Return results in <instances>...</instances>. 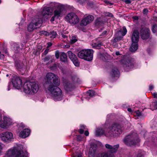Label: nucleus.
<instances>
[{
	"label": "nucleus",
	"instance_id": "nucleus-26",
	"mask_svg": "<svg viewBox=\"0 0 157 157\" xmlns=\"http://www.w3.org/2000/svg\"><path fill=\"white\" fill-rule=\"evenodd\" d=\"M60 60L65 64H68V61L67 54L64 52H62L60 55Z\"/></svg>",
	"mask_w": 157,
	"mask_h": 157
},
{
	"label": "nucleus",
	"instance_id": "nucleus-28",
	"mask_svg": "<svg viewBox=\"0 0 157 157\" xmlns=\"http://www.w3.org/2000/svg\"><path fill=\"white\" fill-rule=\"evenodd\" d=\"M132 43L129 48L130 51L132 52L136 51L138 48L137 42H132Z\"/></svg>",
	"mask_w": 157,
	"mask_h": 157
},
{
	"label": "nucleus",
	"instance_id": "nucleus-58",
	"mask_svg": "<svg viewBox=\"0 0 157 157\" xmlns=\"http://www.w3.org/2000/svg\"><path fill=\"white\" fill-rule=\"evenodd\" d=\"M125 2L127 4H130L131 2V1L130 0H125Z\"/></svg>",
	"mask_w": 157,
	"mask_h": 157
},
{
	"label": "nucleus",
	"instance_id": "nucleus-3",
	"mask_svg": "<svg viewBox=\"0 0 157 157\" xmlns=\"http://www.w3.org/2000/svg\"><path fill=\"white\" fill-rule=\"evenodd\" d=\"M46 81L45 82V85L47 87L55 86H59L60 83V80L59 77L55 74L49 73L46 75Z\"/></svg>",
	"mask_w": 157,
	"mask_h": 157
},
{
	"label": "nucleus",
	"instance_id": "nucleus-19",
	"mask_svg": "<svg viewBox=\"0 0 157 157\" xmlns=\"http://www.w3.org/2000/svg\"><path fill=\"white\" fill-rule=\"evenodd\" d=\"M94 19L93 16L91 15H89L82 20L81 25H86L93 21Z\"/></svg>",
	"mask_w": 157,
	"mask_h": 157
},
{
	"label": "nucleus",
	"instance_id": "nucleus-62",
	"mask_svg": "<svg viewBox=\"0 0 157 157\" xmlns=\"http://www.w3.org/2000/svg\"><path fill=\"white\" fill-rule=\"evenodd\" d=\"M84 134H85V135L86 136H88L89 134V132H88V131H86L85 133H84Z\"/></svg>",
	"mask_w": 157,
	"mask_h": 157
},
{
	"label": "nucleus",
	"instance_id": "nucleus-57",
	"mask_svg": "<svg viewBox=\"0 0 157 157\" xmlns=\"http://www.w3.org/2000/svg\"><path fill=\"white\" fill-rule=\"evenodd\" d=\"M154 86L153 85L151 84L149 86V89L150 90H151L153 89Z\"/></svg>",
	"mask_w": 157,
	"mask_h": 157
},
{
	"label": "nucleus",
	"instance_id": "nucleus-39",
	"mask_svg": "<svg viewBox=\"0 0 157 157\" xmlns=\"http://www.w3.org/2000/svg\"><path fill=\"white\" fill-rule=\"evenodd\" d=\"M135 157H143V154L140 151H138Z\"/></svg>",
	"mask_w": 157,
	"mask_h": 157
},
{
	"label": "nucleus",
	"instance_id": "nucleus-21",
	"mask_svg": "<svg viewBox=\"0 0 157 157\" xmlns=\"http://www.w3.org/2000/svg\"><path fill=\"white\" fill-rule=\"evenodd\" d=\"M30 132V129L26 128L20 132L19 136L22 138H25L29 136Z\"/></svg>",
	"mask_w": 157,
	"mask_h": 157
},
{
	"label": "nucleus",
	"instance_id": "nucleus-27",
	"mask_svg": "<svg viewBox=\"0 0 157 157\" xmlns=\"http://www.w3.org/2000/svg\"><path fill=\"white\" fill-rule=\"evenodd\" d=\"M110 75L113 78L118 77L119 72L117 69V68L113 69L110 73Z\"/></svg>",
	"mask_w": 157,
	"mask_h": 157
},
{
	"label": "nucleus",
	"instance_id": "nucleus-22",
	"mask_svg": "<svg viewBox=\"0 0 157 157\" xmlns=\"http://www.w3.org/2000/svg\"><path fill=\"white\" fill-rule=\"evenodd\" d=\"M139 38V33L138 31L134 30L132 37V42H138Z\"/></svg>",
	"mask_w": 157,
	"mask_h": 157
},
{
	"label": "nucleus",
	"instance_id": "nucleus-32",
	"mask_svg": "<svg viewBox=\"0 0 157 157\" xmlns=\"http://www.w3.org/2000/svg\"><path fill=\"white\" fill-rule=\"evenodd\" d=\"M3 119L5 122L6 123L7 125H10L12 124V120L10 118L6 117H4Z\"/></svg>",
	"mask_w": 157,
	"mask_h": 157
},
{
	"label": "nucleus",
	"instance_id": "nucleus-50",
	"mask_svg": "<svg viewBox=\"0 0 157 157\" xmlns=\"http://www.w3.org/2000/svg\"><path fill=\"white\" fill-rule=\"evenodd\" d=\"M86 0H78V2L80 4H82L83 3H85Z\"/></svg>",
	"mask_w": 157,
	"mask_h": 157
},
{
	"label": "nucleus",
	"instance_id": "nucleus-6",
	"mask_svg": "<svg viewBox=\"0 0 157 157\" xmlns=\"http://www.w3.org/2000/svg\"><path fill=\"white\" fill-rule=\"evenodd\" d=\"M72 80L65 79L63 80L64 88L67 92H71L74 90L75 88V83L78 82V79L76 76H74L72 78Z\"/></svg>",
	"mask_w": 157,
	"mask_h": 157
},
{
	"label": "nucleus",
	"instance_id": "nucleus-51",
	"mask_svg": "<svg viewBox=\"0 0 157 157\" xmlns=\"http://www.w3.org/2000/svg\"><path fill=\"white\" fill-rule=\"evenodd\" d=\"M101 43H98L97 44H95V46L96 48H98V47H101Z\"/></svg>",
	"mask_w": 157,
	"mask_h": 157
},
{
	"label": "nucleus",
	"instance_id": "nucleus-34",
	"mask_svg": "<svg viewBox=\"0 0 157 157\" xmlns=\"http://www.w3.org/2000/svg\"><path fill=\"white\" fill-rule=\"evenodd\" d=\"M151 109L153 110L157 108V102L156 101H154L152 102L150 106Z\"/></svg>",
	"mask_w": 157,
	"mask_h": 157
},
{
	"label": "nucleus",
	"instance_id": "nucleus-33",
	"mask_svg": "<svg viewBox=\"0 0 157 157\" xmlns=\"http://www.w3.org/2000/svg\"><path fill=\"white\" fill-rule=\"evenodd\" d=\"M87 96L89 97H92L95 95V92L93 90H89L87 92Z\"/></svg>",
	"mask_w": 157,
	"mask_h": 157
},
{
	"label": "nucleus",
	"instance_id": "nucleus-4",
	"mask_svg": "<svg viewBox=\"0 0 157 157\" xmlns=\"http://www.w3.org/2000/svg\"><path fill=\"white\" fill-rule=\"evenodd\" d=\"M58 86L55 85L48 87V90L50 92L52 97L55 101L61 100L63 97L62 91Z\"/></svg>",
	"mask_w": 157,
	"mask_h": 157
},
{
	"label": "nucleus",
	"instance_id": "nucleus-8",
	"mask_svg": "<svg viewBox=\"0 0 157 157\" xmlns=\"http://www.w3.org/2000/svg\"><path fill=\"white\" fill-rule=\"evenodd\" d=\"M42 23V20L41 18H38L36 16L34 18L28 26V30L29 32L33 31L40 26Z\"/></svg>",
	"mask_w": 157,
	"mask_h": 157
},
{
	"label": "nucleus",
	"instance_id": "nucleus-35",
	"mask_svg": "<svg viewBox=\"0 0 157 157\" xmlns=\"http://www.w3.org/2000/svg\"><path fill=\"white\" fill-rule=\"evenodd\" d=\"M56 35L57 33L56 32L53 31L51 33H49V35L48 36H50L51 38H54L56 37Z\"/></svg>",
	"mask_w": 157,
	"mask_h": 157
},
{
	"label": "nucleus",
	"instance_id": "nucleus-25",
	"mask_svg": "<svg viewBox=\"0 0 157 157\" xmlns=\"http://www.w3.org/2000/svg\"><path fill=\"white\" fill-rule=\"evenodd\" d=\"M15 157H28V154L26 152L17 149Z\"/></svg>",
	"mask_w": 157,
	"mask_h": 157
},
{
	"label": "nucleus",
	"instance_id": "nucleus-36",
	"mask_svg": "<svg viewBox=\"0 0 157 157\" xmlns=\"http://www.w3.org/2000/svg\"><path fill=\"white\" fill-rule=\"evenodd\" d=\"M151 30L153 33H156L157 32V25L156 24L153 25Z\"/></svg>",
	"mask_w": 157,
	"mask_h": 157
},
{
	"label": "nucleus",
	"instance_id": "nucleus-30",
	"mask_svg": "<svg viewBox=\"0 0 157 157\" xmlns=\"http://www.w3.org/2000/svg\"><path fill=\"white\" fill-rule=\"evenodd\" d=\"M98 157H114V155L112 154H109L108 152L103 153L99 154Z\"/></svg>",
	"mask_w": 157,
	"mask_h": 157
},
{
	"label": "nucleus",
	"instance_id": "nucleus-17",
	"mask_svg": "<svg viewBox=\"0 0 157 157\" xmlns=\"http://www.w3.org/2000/svg\"><path fill=\"white\" fill-rule=\"evenodd\" d=\"M64 10V7L62 5H59L57 8L54 12V15L56 18H58L61 17L62 15V12Z\"/></svg>",
	"mask_w": 157,
	"mask_h": 157
},
{
	"label": "nucleus",
	"instance_id": "nucleus-16",
	"mask_svg": "<svg viewBox=\"0 0 157 157\" xmlns=\"http://www.w3.org/2000/svg\"><path fill=\"white\" fill-rule=\"evenodd\" d=\"M67 53L69 58L72 61L74 64L76 66H78L79 62L75 55L71 51H68Z\"/></svg>",
	"mask_w": 157,
	"mask_h": 157
},
{
	"label": "nucleus",
	"instance_id": "nucleus-20",
	"mask_svg": "<svg viewBox=\"0 0 157 157\" xmlns=\"http://www.w3.org/2000/svg\"><path fill=\"white\" fill-rule=\"evenodd\" d=\"M99 58L104 61L108 62L111 58L110 56L107 53H99L98 55Z\"/></svg>",
	"mask_w": 157,
	"mask_h": 157
},
{
	"label": "nucleus",
	"instance_id": "nucleus-7",
	"mask_svg": "<svg viewBox=\"0 0 157 157\" xmlns=\"http://www.w3.org/2000/svg\"><path fill=\"white\" fill-rule=\"evenodd\" d=\"M94 51L92 49L83 50L78 52V57L88 61H91L93 58Z\"/></svg>",
	"mask_w": 157,
	"mask_h": 157
},
{
	"label": "nucleus",
	"instance_id": "nucleus-12",
	"mask_svg": "<svg viewBox=\"0 0 157 157\" xmlns=\"http://www.w3.org/2000/svg\"><path fill=\"white\" fill-rule=\"evenodd\" d=\"M150 30L147 28H143L141 29L140 31L141 37L143 40L148 39L150 36Z\"/></svg>",
	"mask_w": 157,
	"mask_h": 157
},
{
	"label": "nucleus",
	"instance_id": "nucleus-47",
	"mask_svg": "<svg viewBox=\"0 0 157 157\" xmlns=\"http://www.w3.org/2000/svg\"><path fill=\"white\" fill-rule=\"evenodd\" d=\"M50 58V57L49 56H47L44 57L43 60L44 62H46L48 61Z\"/></svg>",
	"mask_w": 157,
	"mask_h": 157
},
{
	"label": "nucleus",
	"instance_id": "nucleus-60",
	"mask_svg": "<svg viewBox=\"0 0 157 157\" xmlns=\"http://www.w3.org/2000/svg\"><path fill=\"white\" fill-rule=\"evenodd\" d=\"M56 18V17H54V15L51 18L50 20V21H53L55 20V18Z\"/></svg>",
	"mask_w": 157,
	"mask_h": 157
},
{
	"label": "nucleus",
	"instance_id": "nucleus-23",
	"mask_svg": "<svg viewBox=\"0 0 157 157\" xmlns=\"http://www.w3.org/2000/svg\"><path fill=\"white\" fill-rule=\"evenodd\" d=\"M15 66L19 70H25V67L23 62L21 61L15 62Z\"/></svg>",
	"mask_w": 157,
	"mask_h": 157
},
{
	"label": "nucleus",
	"instance_id": "nucleus-59",
	"mask_svg": "<svg viewBox=\"0 0 157 157\" xmlns=\"http://www.w3.org/2000/svg\"><path fill=\"white\" fill-rule=\"evenodd\" d=\"M48 46L47 48H48L49 47H50L52 45V43L50 42H49L47 43Z\"/></svg>",
	"mask_w": 157,
	"mask_h": 157
},
{
	"label": "nucleus",
	"instance_id": "nucleus-41",
	"mask_svg": "<svg viewBox=\"0 0 157 157\" xmlns=\"http://www.w3.org/2000/svg\"><path fill=\"white\" fill-rule=\"evenodd\" d=\"M102 24V22H101V20L100 19H98L96 21V24L97 25H101Z\"/></svg>",
	"mask_w": 157,
	"mask_h": 157
},
{
	"label": "nucleus",
	"instance_id": "nucleus-31",
	"mask_svg": "<svg viewBox=\"0 0 157 157\" xmlns=\"http://www.w3.org/2000/svg\"><path fill=\"white\" fill-rule=\"evenodd\" d=\"M117 31L120 32L121 34L123 36H125L127 33V30L125 26H123L122 29H120Z\"/></svg>",
	"mask_w": 157,
	"mask_h": 157
},
{
	"label": "nucleus",
	"instance_id": "nucleus-24",
	"mask_svg": "<svg viewBox=\"0 0 157 157\" xmlns=\"http://www.w3.org/2000/svg\"><path fill=\"white\" fill-rule=\"evenodd\" d=\"M115 38L113 40V42H117L121 40L123 37V36L121 34L120 32L117 31L115 35Z\"/></svg>",
	"mask_w": 157,
	"mask_h": 157
},
{
	"label": "nucleus",
	"instance_id": "nucleus-13",
	"mask_svg": "<svg viewBox=\"0 0 157 157\" xmlns=\"http://www.w3.org/2000/svg\"><path fill=\"white\" fill-rule=\"evenodd\" d=\"M12 82L13 86L17 89H19L22 86V81L19 77H13Z\"/></svg>",
	"mask_w": 157,
	"mask_h": 157
},
{
	"label": "nucleus",
	"instance_id": "nucleus-38",
	"mask_svg": "<svg viewBox=\"0 0 157 157\" xmlns=\"http://www.w3.org/2000/svg\"><path fill=\"white\" fill-rule=\"evenodd\" d=\"M9 125H7L5 121H4L2 123L0 124V127L1 128H6L7 126H9Z\"/></svg>",
	"mask_w": 157,
	"mask_h": 157
},
{
	"label": "nucleus",
	"instance_id": "nucleus-2",
	"mask_svg": "<svg viewBox=\"0 0 157 157\" xmlns=\"http://www.w3.org/2000/svg\"><path fill=\"white\" fill-rule=\"evenodd\" d=\"M23 89L25 93L33 94L37 92L39 86L37 83L35 82H27L23 85Z\"/></svg>",
	"mask_w": 157,
	"mask_h": 157
},
{
	"label": "nucleus",
	"instance_id": "nucleus-37",
	"mask_svg": "<svg viewBox=\"0 0 157 157\" xmlns=\"http://www.w3.org/2000/svg\"><path fill=\"white\" fill-rule=\"evenodd\" d=\"M77 40V37L75 36H73L71 40L70 43L71 44H73L76 42Z\"/></svg>",
	"mask_w": 157,
	"mask_h": 157
},
{
	"label": "nucleus",
	"instance_id": "nucleus-61",
	"mask_svg": "<svg viewBox=\"0 0 157 157\" xmlns=\"http://www.w3.org/2000/svg\"><path fill=\"white\" fill-rule=\"evenodd\" d=\"M153 96L154 98H157V93L156 92L154 93L153 94Z\"/></svg>",
	"mask_w": 157,
	"mask_h": 157
},
{
	"label": "nucleus",
	"instance_id": "nucleus-10",
	"mask_svg": "<svg viewBox=\"0 0 157 157\" xmlns=\"http://www.w3.org/2000/svg\"><path fill=\"white\" fill-rule=\"evenodd\" d=\"M52 9L50 7H47L45 6L44 7L41 13L40 16H37L38 18H41L42 20V18L48 19V16L51 15L52 13Z\"/></svg>",
	"mask_w": 157,
	"mask_h": 157
},
{
	"label": "nucleus",
	"instance_id": "nucleus-42",
	"mask_svg": "<svg viewBox=\"0 0 157 157\" xmlns=\"http://www.w3.org/2000/svg\"><path fill=\"white\" fill-rule=\"evenodd\" d=\"M81 128L79 130V132L80 134H82L84 132L83 129L85 128V126L82 125L81 126Z\"/></svg>",
	"mask_w": 157,
	"mask_h": 157
},
{
	"label": "nucleus",
	"instance_id": "nucleus-14",
	"mask_svg": "<svg viewBox=\"0 0 157 157\" xmlns=\"http://www.w3.org/2000/svg\"><path fill=\"white\" fill-rule=\"evenodd\" d=\"M121 63L126 71H128L129 69L133 67V64L128 59H123L121 60Z\"/></svg>",
	"mask_w": 157,
	"mask_h": 157
},
{
	"label": "nucleus",
	"instance_id": "nucleus-63",
	"mask_svg": "<svg viewBox=\"0 0 157 157\" xmlns=\"http://www.w3.org/2000/svg\"><path fill=\"white\" fill-rule=\"evenodd\" d=\"M116 55L117 56L120 55V52H116Z\"/></svg>",
	"mask_w": 157,
	"mask_h": 157
},
{
	"label": "nucleus",
	"instance_id": "nucleus-11",
	"mask_svg": "<svg viewBox=\"0 0 157 157\" xmlns=\"http://www.w3.org/2000/svg\"><path fill=\"white\" fill-rule=\"evenodd\" d=\"M0 137L2 141L6 142H9L13 139V134L10 132H3L0 134Z\"/></svg>",
	"mask_w": 157,
	"mask_h": 157
},
{
	"label": "nucleus",
	"instance_id": "nucleus-29",
	"mask_svg": "<svg viewBox=\"0 0 157 157\" xmlns=\"http://www.w3.org/2000/svg\"><path fill=\"white\" fill-rule=\"evenodd\" d=\"M96 151V148H93L90 147V149L89 156V157H95V151Z\"/></svg>",
	"mask_w": 157,
	"mask_h": 157
},
{
	"label": "nucleus",
	"instance_id": "nucleus-44",
	"mask_svg": "<svg viewBox=\"0 0 157 157\" xmlns=\"http://www.w3.org/2000/svg\"><path fill=\"white\" fill-rule=\"evenodd\" d=\"M105 14V16L107 17H113V15L112 13L109 12H106Z\"/></svg>",
	"mask_w": 157,
	"mask_h": 157
},
{
	"label": "nucleus",
	"instance_id": "nucleus-55",
	"mask_svg": "<svg viewBox=\"0 0 157 157\" xmlns=\"http://www.w3.org/2000/svg\"><path fill=\"white\" fill-rule=\"evenodd\" d=\"M82 139V138L81 136H77V140H81Z\"/></svg>",
	"mask_w": 157,
	"mask_h": 157
},
{
	"label": "nucleus",
	"instance_id": "nucleus-54",
	"mask_svg": "<svg viewBox=\"0 0 157 157\" xmlns=\"http://www.w3.org/2000/svg\"><path fill=\"white\" fill-rule=\"evenodd\" d=\"M148 11V10L147 9H144L143 10V13L144 14H146Z\"/></svg>",
	"mask_w": 157,
	"mask_h": 157
},
{
	"label": "nucleus",
	"instance_id": "nucleus-5",
	"mask_svg": "<svg viewBox=\"0 0 157 157\" xmlns=\"http://www.w3.org/2000/svg\"><path fill=\"white\" fill-rule=\"evenodd\" d=\"M124 143L127 145L131 146L140 141L137 134L133 132L127 136L124 140Z\"/></svg>",
	"mask_w": 157,
	"mask_h": 157
},
{
	"label": "nucleus",
	"instance_id": "nucleus-18",
	"mask_svg": "<svg viewBox=\"0 0 157 157\" xmlns=\"http://www.w3.org/2000/svg\"><path fill=\"white\" fill-rule=\"evenodd\" d=\"M17 150L16 147L9 149L3 157H15Z\"/></svg>",
	"mask_w": 157,
	"mask_h": 157
},
{
	"label": "nucleus",
	"instance_id": "nucleus-15",
	"mask_svg": "<svg viewBox=\"0 0 157 157\" xmlns=\"http://www.w3.org/2000/svg\"><path fill=\"white\" fill-rule=\"evenodd\" d=\"M105 147L109 150V154H113L116 153L119 147V145L117 144L114 145L113 146L110 144H106L105 145Z\"/></svg>",
	"mask_w": 157,
	"mask_h": 157
},
{
	"label": "nucleus",
	"instance_id": "nucleus-9",
	"mask_svg": "<svg viewBox=\"0 0 157 157\" xmlns=\"http://www.w3.org/2000/svg\"><path fill=\"white\" fill-rule=\"evenodd\" d=\"M66 21L70 24L75 25L78 23L79 19L78 16L74 12L68 13L65 17Z\"/></svg>",
	"mask_w": 157,
	"mask_h": 157
},
{
	"label": "nucleus",
	"instance_id": "nucleus-48",
	"mask_svg": "<svg viewBox=\"0 0 157 157\" xmlns=\"http://www.w3.org/2000/svg\"><path fill=\"white\" fill-rule=\"evenodd\" d=\"M107 31H105L102 33L100 35V36H105L107 35Z\"/></svg>",
	"mask_w": 157,
	"mask_h": 157
},
{
	"label": "nucleus",
	"instance_id": "nucleus-46",
	"mask_svg": "<svg viewBox=\"0 0 157 157\" xmlns=\"http://www.w3.org/2000/svg\"><path fill=\"white\" fill-rule=\"evenodd\" d=\"M55 56L56 59H58L59 56V53L58 51H56L55 52Z\"/></svg>",
	"mask_w": 157,
	"mask_h": 157
},
{
	"label": "nucleus",
	"instance_id": "nucleus-1",
	"mask_svg": "<svg viewBox=\"0 0 157 157\" xmlns=\"http://www.w3.org/2000/svg\"><path fill=\"white\" fill-rule=\"evenodd\" d=\"M123 130V128L121 125L114 124L108 128L106 132H105L101 128H98L96 131V135L100 136L104 134L107 137H113L121 134Z\"/></svg>",
	"mask_w": 157,
	"mask_h": 157
},
{
	"label": "nucleus",
	"instance_id": "nucleus-53",
	"mask_svg": "<svg viewBox=\"0 0 157 157\" xmlns=\"http://www.w3.org/2000/svg\"><path fill=\"white\" fill-rule=\"evenodd\" d=\"M49 51V49H46L44 52V54L46 55L48 52Z\"/></svg>",
	"mask_w": 157,
	"mask_h": 157
},
{
	"label": "nucleus",
	"instance_id": "nucleus-43",
	"mask_svg": "<svg viewBox=\"0 0 157 157\" xmlns=\"http://www.w3.org/2000/svg\"><path fill=\"white\" fill-rule=\"evenodd\" d=\"M20 49V47L18 45H16L13 47V49L16 52H17Z\"/></svg>",
	"mask_w": 157,
	"mask_h": 157
},
{
	"label": "nucleus",
	"instance_id": "nucleus-52",
	"mask_svg": "<svg viewBox=\"0 0 157 157\" xmlns=\"http://www.w3.org/2000/svg\"><path fill=\"white\" fill-rule=\"evenodd\" d=\"M136 114L137 116H141V115H142L141 113V112H140L138 110L136 111Z\"/></svg>",
	"mask_w": 157,
	"mask_h": 157
},
{
	"label": "nucleus",
	"instance_id": "nucleus-45",
	"mask_svg": "<svg viewBox=\"0 0 157 157\" xmlns=\"http://www.w3.org/2000/svg\"><path fill=\"white\" fill-rule=\"evenodd\" d=\"M41 34H44L46 36H48L49 35V33L44 31H42L40 32Z\"/></svg>",
	"mask_w": 157,
	"mask_h": 157
},
{
	"label": "nucleus",
	"instance_id": "nucleus-64",
	"mask_svg": "<svg viewBox=\"0 0 157 157\" xmlns=\"http://www.w3.org/2000/svg\"><path fill=\"white\" fill-rule=\"evenodd\" d=\"M127 110L129 112H131L132 111V110L131 108H128Z\"/></svg>",
	"mask_w": 157,
	"mask_h": 157
},
{
	"label": "nucleus",
	"instance_id": "nucleus-56",
	"mask_svg": "<svg viewBox=\"0 0 157 157\" xmlns=\"http://www.w3.org/2000/svg\"><path fill=\"white\" fill-rule=\"evenodd\" d=\"M74 157H82L81 153H78L77 156H74Z\"/></svg>",
	"mask_w": 157,
	"mask_h": 157
},
{
	"label": "nucleus",
	"instance_id": "nucleus-40",
	"mask_svg": "<svg viewBox=\"0 0 157 157\" xmlns=\"http://www.w3.org/2000/svg\"><path fill=\"white\" fill-rule=\"evenodd\" d=\"M59 35L60 36H61L63 39H67V36L66 35H65V34H63L62 32H60V33H59Z\"/></svg>",
	"mask_w": 157,
	"mask_h": 157
},
{
	"label": "nucleus",
	"instance_id": "nucleus-49",
	"mask_svg": "<svg viewBox=\"0 0 157 157\" xmlns=\"http://www.w3.org/2000/svg\"><path fill=\"white\" fill-rule=\"evenodd\" d=\"M104 2H105L107 5L110 4L111 5H113V3L110 2L108 0H105Z\"/></svg>",
	"mask_w": 157,
	"mask_h": 157
}]
</instances>
